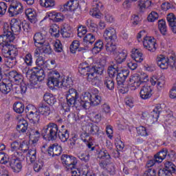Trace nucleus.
Returning a JSON list of instances; mask_svg holds the SVG:
<instances>
[{
    "mask_svg": "<svg viewBox=\"0 0 176 176\" xmlns=\"http://www.w3.org/2000/svg\"><path fill=\"white\" fill-rule=\"evenodd\" d=\"M12 81H10L8 78H3L2 77V74L1 73V68H0V91L2 94H8L10 93L12 90Z\"/></svg>",
    "mask_w": 176,
    "mask_h": 176,
    "instance_id": "nucleus-18",
    "label": "nucleus"
},
{
    "mask_svg": "<svg viewBox=\"0 0 176 176\" xmlns=\"http://www.w3.org/2000/svg\"><path fill=\"white\" fill-rule=\"evenodd\" d=\"M12 159V156L9 157V155L3 152H0V164H6L7 163L10 164V160Z\"/></svg>",
    "mask_w": 176,
    "mask_h": 176,
    "instance_id": "nucleus-49",
    "label": "nucleus"
},
{
    "mask_svg": "<svg viewBox=\"0 0 176 176\" xmlns=\"http://www.w3.org/2000/svg\"><path fill=\"white\" fill-rule=\"evenodd\" d=\"M167 153H168L167 148H164L162 151H160L158 153H157L154 156L157 163H162V162H163V160L166 159V156H167Z\"/></svg>",
    "mask_w": 176,
    "mask_h": 176,
    "instance_id": "nucleus-39",
    "label": "nucleus"
},
{
    "mask_svg": "<svg viewBox=\"0 0 176 176\" xmlns=\"http://www.w3.org/2000/svg\"><path fill=\"white\" fill-rule=\"evenodd\" d=\"M78 72L81 75L87 76V79L89 82L96 85L97 74L102 75L104 65L100 63L89 65L87 63L83 62L79 65Z\"/></svg>",
    "mask_w": 176,
    "mask_h": 176,
    "instance_id": "nucleus-3",
    "label": "nucleus"
},
{
    "mask_svg": "<svg viewBox=\"0 0 176 176\" xmlns=\"http://www.w3.org/2000/svg\"><path fill=\"white\" fill-rule=\"evenodd\" d=\"M102 113L105 116H109V115H111V107H109V105L104 104L102 106Z\"/></svg>",
    "mask_w": 176,
    "mask_h": 176,
    "instance_id": "nucleus-61",
    "label": "nucleus"
},
{
    "mask_svg": "<svg viewBox=\"0 0 176 176\" xmlns=\"http://www.w3.org/2000/svg\"><path fill=\"white\" fill-rule=\"evenodd\" d=\"M109 77L113 78L115 75H117L116 80L118 86H122L126 82L127 76L130 75V71L126 69L116 68L115 66H109L107 70Z\"/></svg>",
    "mask_w": 176,
    "mask_h": 176,
    "instance_id": "nucleus-5",
    "label": "nucleus"
},
{
    "mask_svg": "<svg viewBox=\"0 0 176 176\" xmlns=\"http://www.w3.org/2000/svg\"><path fill=\"white\" fill-rule=\"evenodd\" d=\"M39 3L41 6L46 8V9H52L56 5L54 0H40Z\"/></svg>",
    "mask_w": 176,
    "mask_h": 176,
    "instance_id": "nucleus-42",
    "label": "nucleus"
},
{
    "mask_svg": "<svg viewBox=\"0 0 176 176\" xmlns=\"http://www.w3.org/2000/svg\"><path fill=\"white\" fill-rule=\"evenodd\" d=\"M103 37L106 42H115L118 39L116 30L113 28H107L103 34Z\"/></svg>",
    "mask_w": 176,
    "mask_h": 176,
    "instance_id": "nucleus-22",
    "label": "nucleus"
},
{
    "mask_svg": "<svg viewBox=\"0 0 176 176\" xmlns=\"http://www.w3.org/2000/svg\"><path fill=\"white\" fill-rule=\"evenodd\" d=\"M152 0H139L138 1V9L141 13H144L146 9H151Z\"/></svg>",
    "mask_w": 176,
    "mask_h": 176,
    "instance_id": "nucleus-31",
    "label": "nucleus"
},
{
    "mask_svg": "<svg viewBox=\"0 0 176 176\" xmlns=\"http://www.w3.org/2000/svg\"><path fill=\"white\" fill-rule=\"evenodd\" d=\"M142 44L146 50L151 52V53H155L156 49H157V43H156V38L153 36H146L143 38Z\"/></svg>",
    "mask_w": 176,
    "mask_h": 176,
    "instance_id": "nucleus-15",
    "label": "nucleus"
},
{
    "mask_svg": "<svg viewBox=\"0 0 176 176\" xmlns=\"http://www.w3.org/2000/svg\"><path fill=\"white\" fill-rule=\"evenodd\" d=\"M12 34H19L21 31V21L12 19L10 23L9 30Z\"/></svg>",
    "mask_w": 176,
    "mask_h": 176,
    "instance_id": "nucleus-23",
    "label": "nucleus"
},
{
    "mask_svg": "<svg viewBox=\"0 0 176 176\" xmlns=\"http://www.w3.org/2000/svg\"><path fill=\"white\" fill-rule=\"evenodd\" d=\"M131 57L136 63H142L144 61L145 56L140 49L133 48L131 50Z\"/></svg>",
    "mask_w": 176,
    "mask_h": 176,
    "instance_id": "nucleus-26",
    "label": "nucleus"
},
{
    "mask_svg": "<svg viewBox=\"0 0 176 176\" xmlns=\"http://www.w3.org/2000/svg\"><path fill=\"white\" fill-rule=\"evenodd\" d=\"M15 38L14 34L9 30V23H4L3 33L0 36V46H1V47H8L10 46V43H12Z\"/></svg>",
    "mask_w": 176,
    "mask_h": 176,
    "instance_id": "nucleus-8",
    "label": "nucleus"
},
{
    "mask_svg": "<svg viewBox=\"0 0 176 176\" xmlns=\"http://www.w3.org/2000/svg\"><path fill=\"white\" fill-rule=\"evenodd\" d=\"M106 50L109 53H116V44L115 43V41H106Z\"/></svg>",
    "mask_w": 176,
    "mask_h": 176,
    "instance_id": "nucleus-48",
    "label": "nucleus"
},
{
    "mask_svg": "<svg viewBox=\"0 0 176 176\" xmlns=\"http://www.w3.org/2000/svg\"><path fill=\"white\" fill-rule=\"evenodd\" d=\"M96 42V36L91 33L87 34L83 38L84 47H81L82 50H89L90 47L89 45H93Z\"/></svg>",
    "mask_w": 176,
    "mask_h": 176,
    "instance_id": "nucleus-25",
    "label": "nucleus"
},
{
    "mask_svg": "<svg viewBox=\"0 0 176 176\" xmlns=\"http://www.w3.org/2000/svg\"><path fill=\"white\" fill-rule=\"evenodd\" d=\"M127 50L116 51L113 53L114 60L117 64H122L124 61H126L128 56Z\"/></svg>",
    "mask_w": 176,
    "mask_h": 176,
    "instance_id": "nucleus-24",
    "label": "nucleus"
},
{
    "mask_svg": "<svg viewBox=\"0 0 176 176\" xmlns=\"http://www.w3.org/2000/svg\"><path fill=\"white\" fill-rule=\"evenodd\" d=\"M24 10V6L23 3L17 0H14L10 5L8 8V13L10 17H14V16H19L21 14Z\"/></svg>",
    "mask_w": 176,
    "mask_h": 176,
    "instance_id": "nucleus-14",
    "label": "nucleus"
},
{
    "mask_svg": "<svg viewBox=\"0 0 176 176\" xmlns=\"http://www.w3.org/2000/svg\"><path fill=\"white\" fill-rule=\"evenodd\" d=\"M104 49V42H102L101 40H98L95 44L94 47L91 50L93 54H98L101 50Z\"/></svg>",
    "mask_w": 176,
    "mask_h": 176,
    "instance_id": "nucleus-38",
    "label": "nucleus"
},
{
    "mask_svg": "<svg viewBox=\"0 0 176 176\" xmlns=\"http://www.w3.org/2000/svg\"><path fill=\"white\" fill-rule=\"evenodd\" d=\"M102 3L98 0H94L92 2V9L90 10L89 14L95 19H102V13L100 12V9H102Z\"/></svg>",
    "mask_w": 176,
    "mask_h": 176,
    "instance_id": "nucleus-19",
    "label": "nucleus"
},
{
    "mask_svg": "<svg viewBox=\"0 0 176 176\" xmlns=\"http://www.w3.org/2000/svg\"><path fill=\"white\" fill-rule=\"evenodd\" d=\"M25 14L30 23L35 24L38 21L36 18V11L33 8H28L25 10Z\"/></svg>",
    "mask_w": 176,
    "mask_h": 176,
    "instance_id": "nucleus-32",
    "label": "nucleus"
},
{
    "mask_svg": "<svg viewBox=\"0 0 176 176\" xmlns=\"http://www.w3.org/2000/svg\"><path fill=\"white\" fill-rule=\"evenodd\" d=\"M165 168L160 169L158 172L159 176H173L172 174L176 172V166L171 162H166L164 164Z\"/></svg>",
    "mask_w": 176,
    "mask_h": 176,
    "instance_id": "nucleus-21",
    "label": "nucleus"
},
{
    "mask_svg": "<svg viewBox=\"0 0 176 176\" xmlns=\"http://www.w3.org/2000/svg\"><path fill=\"white\" fill-rule=\"evenodd\" d=\"M61 160L63 166L67 170H72V176H80L82 172L85 171L75 168V166L78 164V159L72 155H63L61 157Z\"/></svg>",
    "mask_w": 176,
    "mask_h": 176,
    "instance_id": "nucleus-6",
    "label": "nucleus"
},
{
    "mask_svg": "<svg viewBox=\"0 0 176 176\" xmlns=\"http://www.w3.org/2000/svg\"><path fill=\"white\" fill-rule=\"evenodd\" d=\"M104 86L109 90H113L115 89V82L112 78H106L104 79Z\"/></svg>",
    "mask_w": 176,
    "mask_h": 176,
    "instance_id": "nucleus-53",
    "label": "nucleus"
},
{
    "mask_svg": "<svg viewBox=\"0 0 176 176\" xmlns=\"http://www.w3.org/2000/svg\"><path fill=\"white\" fill-rule=\"evenodd\" d=\"M36 65H38V67H40L41 68H50V66L47 65V61H45V59L43 58V56H37L36 58Z\"/></svg>",
    "mask_w": 176,
    "mask_h": 176,
    "instance_id": "nucleus-47",
    "label": "nucleus"
},
{
    "mask_svg": "<svg viewBox=\"0 0 176 176\" xmlns=\"http://www.w3.org/2000/svg\"><path fill=\"white\" fill-rule=\"evenodd\" d=\"M41 135L47 141H54L57 140V135H58L59 140L62 142H67L69 138L68 131L66 130L64 132L58 131V126L54 123H49L43 126L41 130Z\"/></svg>",
    "mask_w": 176,
    "mask_h": 176,
    "instance_id": "nucleus-4",
    "label": "nucleus"
},
{
    "mask_svg": "<svg viewBox=\"0 0 176 176\" xmlns=\"http://www.w3.org/2000/svg\"><path fill=\"white\" fill-rule=\"evenodd\" d=\"M157 64L161 69H167L170 65V59L164 55H159L157 57Z\"/></svg>",
    "mask_w": 176,
    "mask_h": 176,
    "instance_id": "nucleus-27",
    "label": "nucleus"
},
{
    "mask_svg": "<svg viewBox=\"0 0 176 176\" xmlns=\"http://www.w3.org/2000/svg\"><path fill=\"white\" fill-rule=\"evenodd\" d=\"M104 20L109 24H113L116 21L115 16L109 12L104 13Z\"/></svg>",
    "mask_w": 176,
    "mask_h": 176,
    "instance_id": "nucleus-55",
    "label": "nucleus"
},
{
    "mask_svg": "<svg viewBox=\"0 0 176 176\" xmlns=\"http://www.w3.org/2000/svg\"><path fill=\"white\" fill-rule=\"evenodd\" d=\"M151 86H156L158 91H162L166 86V77L163 74L160 76L153 75L150 79L148 74L142 73L140 74H133L129 78V86L131 90H136L141 85L149 82Z\"/></svg>",
    "mask_w": 176,
    "mask_h": 176,
    "instance_id": "nucleus-2",
    "label": "nucleus"
},
{
    "mask_svg": "<svg viewBox=\"0 0 176 176\" xmlns=\"http://www.w3.org/2000/svg\"><path fill=\"white\" fill-rule=\"evenodd\" d=\"M98 159H102L100 166L102 168L107 170L108 173L113 175L115 174V166L111 163V155L105 148L100 150L98 154Z\"/></svg>",
    "mask_w": 176,
    "mask_h": 176,
    "instance_id": "nucleus-7",
    "label": "nucleus"
},
{
    "mask_svg": "<svg viewBox=\"0 0 176 176\" xmlns=\"http://www.w3.org/2000/svg\"><path fill=\"white\" fill-rule=\"evenodd\" d=\"M25 112L27 118L29 119L31 123H34V124L39 123V120L41 119V113H39V109H36V107L32 104H29L26 107Z\"/></svg>",
    "mask_w": 176,
    "mask_h": 176,
    "instance_id": "nucleus-12",
    "label": "nucleus"
},
{
    "mask_svg": "<svg viewBox=\"0 0 176 176\" xmlns=\"http://www.w3.org/2000/svg\"><path fill=\"white\" fill-rule=\"evenodd\" d=\"M40 48L41 53H45V54H52V47L47 42H45L43 44L37 47Z\"/></svg>",
    "mask_w": 176,
    "mask_h": 176,
    "instance_id": "nucleus-46",
    "label": "nucleus"
},
{
    "mask_svg": "<svg viewBox=\"0 0 176 176\" xmlns=\"http://www.w3.org/2000/svg\"><path fill=\"white\" fill-rule=\"evenodd\" d=\"M54 51L57 53H61L63 52V44L60 40H56L54 43Z\"/></svg>",
    "mask_w": 176,
    "mask_h": 176,
    "instance_id": "nucleus-56",
    "label": "nucleus"
},
{
    "mask_svg": "<svg viewBox=\"0 0 176 176\" xmlns=\"http://www.w3.org/2000/svg\"><path fill=\"white\" fill-rule=\"evenodd\" d=\"M45 76L46 75L45 74L43 69L41 67H33L32 69V74L30 76L31 86L34 87L35 85L38 84V82H42Z\"/></svg>",
    "mask_w": 176,
    "mask_h": 176,
    "instance_id": "nucleus-11",
    "label": "nucleus"
},
{
    "mask_svg": "<svg viewBox=\"0 0 176 176\" xmlns=\"http://www.w3.org/2000/svg\"><path fill=\"white\" fill-rule=\"evenodd\" d=\"M28 135L30 141H32V142H33L34 144H35V142H36L39 140V137H41V133H39V131L34 129H31L29 131Z\"/></svg>",
    "mask_w": 176,
    "mask_h": 176,
    "instance_id": "nucleus-40",
    "label": "nucleus"
},
{
    "mask_svg": "<svg viewBox=\"0 0 176 176\" xmlns=\"http://www.w3.org/2000/svg\"><path fill=\"white\" fill-rule=\"evenodd\" d=\"M89 132H87V131L82 132L80 134V139L82 140V141H83V142H87L89 143L90 142V140H91V138H90V135H89Z\"/></svg>",
    "mask_w": 176,
    "mask_h": 176,
    "instance_id": "nucleus-58",
    "label": "nucleus"
},
{
    "mask_svg": "<svg viewBox=\"0 0 176 176\" xmlns=\"http://www.w3.org/2000/svg\"><path fill=\"white\" fill-rule=\"evenodd\" d=\"M44 162L43 160H38V161H36L34 164V170L35 171V173H39V171H41V170H42V168H43V166H44Z\"/></svg>",
    "mask_w": 176,
    "mask_h": 176,
    "instance_id": "nucleus-54",
    "label": "nucleus"
},
{
    "mask_svg": "<svg viewBox=\"0 0 176 176\" xmlns=\"http://www.w3.org/2000/svg\"><path fill=\"white\" fill-rule=\"evenodd\" d=\"M158 28L162 34L166 35V34H167V25L164 20L162 19L158 21Z\"/></svg>",
    "mask_w": 176,
    "mask_h": 176,
    "instance_id": "nucleus-50",
    "label": "nucleus"
},
{
    "mask_svg": "<svg viewBox=\"0 0 176 176\" xmlns=\"http://www.w3.org/2000/svg\"><path fill=\"white\" fill-rule=\"evenodd\" d=\"M91 94L89 92L83 93L80 97L78 91L74 88H69L65 93V97L67 102V107L63 106L65 112L69 111L70 107L74 105L78 111L81 109H89V107H96L101 104L102 98L100 95V91L97 89H94Z\"/></svg>",
    "mask_w": 176,
    "mask_h": 176,
    "instance_id": "nucleus-1",
    "label": "nucleus"
},
{
    "mask_svg": "<svg viewBox=\"0 0 176 176\" xmlns=\"http://www.w3.org/2000/svg\"><path fill=\"white\" fill-rule=\"evenodd\" d=\"M17 56H19V49L14 45H10L8 52L3 53V56L6 58L5 60L6 65L8 68H13V65H14L13 63L16 61Z\"/></svg>",
    "mask_w": 176,
    "mask_h": 176,
    "instance_id": "nucleus-9",
    "label": "nucleus"
},
{
    "mask_svg": "<svg viewBox=\"0 0 176 176\" xmlns=\"http://www.w3.org/2000/svg\"><path fill=\"white\" fill-rule=\"evenodd\" d=\"M61 34L63 38H71L72 36V30L71 28H64L62 30Z\"/></svg>",
    "mask_w": 176,
    "mask_h": 176,
    "instance_id": "nucleus-60",
    "label": "nucleus"
},
{
    "mask_svg": "<svg viewBox=\"0 0 176 176\" xmlns=\"http://www.w3.org/2000/svg\"><path fill=\"white\" fill-rule=\"evenodd\" d=\"M30 149V146H28V143L25 141L19 142L14 141L11 143V151L12 152H14V155L19 152L18 151H21L23 153L27 152Z\"/></svg>",
    "mask_w": 176,
    "mask_h": 176,
    "instance_id": "nucleus-20",
    "label": "nucleus"
},
{
    "mask_svg": "<svg viewBox=\"0 0 176 176\" xmlns=\"http://www.w3.org/2000/svg\"><path fill=\"white\" fill-rule=\"evenodd\" d=\"M33 39L34 42V45L36 47H41V45H43V43L46 42V37L41 32L36 33L34 36Z\"/></svg>",
    "mask_w": 176,
    "mask_h": 176,
    "instance_id": "nucleus-33",
    "label": "nucleus"
},
{
    "mask_svg": "<svg viewBox=\"0 0 176 176\" xmlns=\"http://www.w3.org/2000/svg\"><path fill=\"white\" fill-rule=\"evenodd\" d=\"M78 10H80L79 0H70L60 7L61 12H71L72 13H75Z\"/></svg>",
    "mask_w": 176,
    "mask_h": 176,
    "instance_id": "nucleus-17",
    "label": "nucleus"
},
{
    "mask_svg": "<svg viewBox=\"0 0 176 176\" xmlns=\"http://www.w3.org/2000/svg\"><path fill=\"white\" fill-rule=\"evenodd\" d=\"M24 63H25L26 65L28 67L32 66V55L30 53L27 54L23 58Z\"/></svg>",
    "mask_w": 176,
    "mask_h": 176,
    "instance_id": "nucleus-59",
    "label": "nucleus"
},
{
    "mask_svg": "<svg viewBox=\"0 0 176 176\" xmlns=\"http://www.w3.org/2000/svg\"><path fill=\"white\" fill-rule=\"evenodd\" d=\"M131 21L132 24V27H137L138 25V23H140V16L137 14H133L131 16Z\"/></svg>",
    "mask_w": 176,
    "mask_h": 176,
    "instance_id": "nucleus-63",
    "label": "nucleus"
},
{
    "mask_svg": "<svg viewBox=\"0 0 176 176\" xmlns=\"http://www.w3.org/2000/svg\"><path fill=\"white\" fill-rule=\"evenodd\" d=\"M47 152L50 156H60L63 152V148L58 144H54L49 146Z\"/></svg>",
    "mask_w": 176,
    "mask_h": 176,
    "instance_id": "nucleus-28",
    "label": "nucleus"
},
{
    "mask_svg": "<svg viewBox=\"0 0 176 176\" xmlns=\"http://www.w3.org/2000/svg\"><path fill=\"white\" fill-rule=\"evenodd\" d=\"M25 106L23 103L17 102L13 105V109L16 113H23L24 112Z\"/></svg>",
    "mask_w": 176,
    "mask_h": 176,
    "instance_id": "nucleus-52",
    "label": "nucleus"
},
{
    "mask_svg": "<svg viewBox=\"0 0 176 176\" xmlns=\"http://www.w3.org/2000/svg\"><path fill=\"white\" fill-rule=\"evenodd\" d=\"M138 134L142 135V137H146L148 135V131H146V128L144 126H140L137 128Z\"/></svg>",
    "mask_w": 176,
    "mask_h": 176,
    "instance_id": "nucleus-62",
    "label": "nucleus"
},
{
    "mask_svg": "<svg viewBox=\"0 0 176 176\" xmlns=\"http://www.w3.org/2000/svg\"><path fill=\"white\" fill-rule=\"evenodd\" d=\"M13 80L15 85H19L23 80V76L17 73H13Z\"/></svg>",
    "mask_w": 176,
    "mask_h": 176,
    "instance_id": "nucleus-64",
    "label": "nucleus"
},
{
    "mask_svg": "<svg viewBox=\"0 0 176 176\" xmlns=\"http://www.w3.org/2000/svg\"><path fill=\"white\" fill-rule=\"evenodd\" d=\"M62 77L60 76L58 72H54L52 75L48 78L47 85L52 89L58 87L60 89L63 83L61 82Z\"/></svg>",
    "mask_w": 176,
    "mask_h": 176,
    "instance_id": "nucleus-16",
    "label": "nucleus"
},
{
    "mask_svg": "<svg viewBox=\"0 0 176 176\" xmlns=\"http://www.w3.org/2000/svg\"><path fill=\"white\" fill-rule=\"evenodd\" d=\"M161 112L162 107H160V105H157L153 110L151 114L148 112L143 113L142 115V119L148 120L151 124H153V123H156V122H157Z\"/></svg>",
    "mask_w": 176,
    "mask_h": 176,
    "instance_id": "nucleus-13",
    "label": "nucleus"
},
{
    "mask_svg": "<svg viewBox=\"0 0 176 176\" xmlns=\"http://www.w3.org/2000/svg\"><path fill=\"white\" fill-rule=\"evenodd\" d=\"M54 110L51 107H49L47 105H43L40 107H38V112L41 115H43V116H50V115H52L53 113Z\"/></svg>",
    "mask_w": 176,
    "mask_h": 176,
    "instance_id": "nucleus-36",
    "label": "nucleus"
},
{
    "mask_svg": "<svg viewBox=\"0 0 176 176\" xmlns=\"http://www.w3.org/2000/svg\"><path fill=\"white\" fill-rule=\"evenodd\" d=\"M85 130L91 135H100V134H104V132L100 130V128L94 124H89L85 126Z\"/></svg>",
    "mask_w": 176,
    "mask_h": 176,
    "instance_id": "nucleus-30",
    "label": "nucleus"
},
{
    "mask_svg": "<svg viewBox=\"0 0 176 176\" xmlns=\"http://www.w3.org/2000/svg\"><path fill=\"white\" fill-rule=\"evenodd\" d=\"M140 98L142 100H148L152 96V89L149 85H144L140 91Z\"/></svg>",
    "mask_w": 176,
    "mask_h": 176,
    "instance_id": "nucleus-29",
    "label": "nucleus"
},
{
    "mask_svg": "<svg viewBox=\"0 0 176 176\" xmlns=\"http://www.w3.org/2000/svg\"><path fill=\"white\" fill-rule=\"evenodd\" d=\"M21 159H23V154L21 153L16 152L14 155H11L10 161V167L15 174H19L23 168L21 164Z\"/></svg>",
    "mask_w": 176,
    "mask_h": 176,
    "instance_id": "nucleus-10",
    "label": "nucleus"
},
{
    "mask_svg": "<svg viewBox=\"0 0 176 176\" xmlns=\"http://www.w3.org/2000/svg\"><path fill=\"white\" fill-rule=\"evenodd\" d=\"M36 160V150H29L26 155V161L28 163H34Z\"/></svg>",
    "mask_w": 176,
    "mask_h": 176,
    "instance_id": "nucleus-41",
    "label": "nucleus"
},
{
    "mask_svg": "<svg viewBox=\"0 0 176 176\" xmlns=\"http://www.w3.org/2000/svg\"><path fill=\"white\" fill-rule=\"evenodd\" d=\"M169 27L173 34H176V17L173 13H169L166 16Z\"/></svg>",
    "mask_w": 176,
    "mask_h": 176,
    "instance_id": "nucleus-34",
    "label": "nucleus"
},
{
    "mask_svg": "<svg viewBox=\"0 0 176 176\" xmlns=\"http://www.w3.org/2000/svg\"><path fill=\"white\" fill-rule=\"evenodd\" d=\"M28 129V122L27 120L22 119L20 120L16 126V130L19 133H25Z\"/></svg>",
    "mask_w": 176,
    "mask_h": 176,
    "instance_id": "nucleus-37",
    "label": "nucleus"
},
{
    "mask_svg": "<svg viewBox=\"0 0 176 176\" xmlns=\"http://www.w3.org/2000/svg\"><path fill=\"white\" fill-rule=\"evenodd\" d=\"M50 34L55 38L60 36V27L57 24H53L50 28Z\"/></svg>",
    "mask_w": 176,
    "mask_h": 176,
    "instance_id": "nucleus-45",
    "label": "nucleus"
},
{
    "mask_svg": "<svg viewBox=\"0 0 176 176\" xmlns=\"http://www.w3.org/2000/svg\"><path fill=\"white\" fill-rule=\"evenodd\" d=\"M61 83L62 85L60 87V89H63V87L70 89V87H72V86H74V81H72V78H71V77H67V78H64L62 77Z\"/></svg>",
    "mask_w": 176,
    "mask_h": 176,
    "instance_id": "nucleus-43",
    "label": "nucleus"
},
{
    "mask_svg": "<svg viewBox=\"0 0 176 176\" xmlns=\"http://www.w3.org/2000/svg\"><path fill=\"white\" fill-rule=\"evenodd\" d=\"M80 46V43H79V41L78 40L74 41L70 45L71 53H72L73 54H75L77 50H78V52H80V50H82V47L79 48Z\"/></svg>",
    "mask_w": 176,
    "mask_h": 176,
    "instance_id": "nucleus-44",
    "label": "nucleus"
},
{
    "mask_svg": "<svg viewBox=\"0 0 176 176\" xmlns=\"http://www.w3.org/2000/svg\"><path fill=\"white\" fill-rule=\"evenodd\" d=\"M160 15L155 11H152L147 16V21L148 23H155L156 20H159Z\"/></svg>",
    "mask_w": 176,
    "mask_h": 176,
    "instance_id": "nucleus-51",
    "label": "nucleus"
},
{
    "mask_svg": "<svg viewBox=\"0 0 176 176\" xmlns=\"http://www.w3.org/2000/svg\"><path fill=\"white\" fill-rule=\"evenodd\" d=\"M43 100L45 102L48 104V105H54L57 102V99L56 96L50 93H46L43 96Z\"/></svg>",
    "mask_w": 176,
    "mask_h": 176,
    "instance_id": "nucleus-35",
    "label": "nucleus"
},
{
    "mask_svg": "<svg viewBox=\"0 0 176 176\" xmlns=\"http://www.w3.org/2000/svg\"><path fill=\"white\" fill-rule=\"evenodd\" d=\"M86 25L93 31H97V30H98V25L91 19H88L86 21Z\"/></svg>",
    "mask_w": 176,
    "mask_h": 176,
    "instance_id": "nucleus-57",
    "label": "nucleus"
}]
</instances>
